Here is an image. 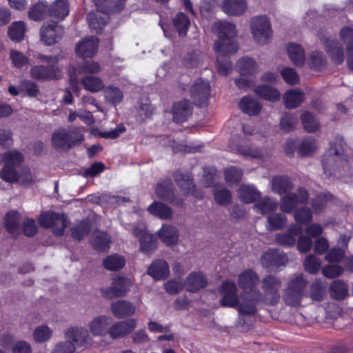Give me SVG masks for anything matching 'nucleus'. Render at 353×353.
I'll return each mask as SVG.
<instances>
[{"instance_id": "15", "label": "nucleus", "mask_w": 353, "mask_h": 353, "mask_svg": "<svg viewBox=\"0 0 353 353\" xmlns=\"http://www.w3.org/2000/svg\"><path fill=\"white\" fill-rule=\"evenodd\" d=\"M112 319L106 315L94 316L88 323V332L94 336H104L108 334Z\"/></svg>"}, {"instance_id": "30", "label": "nucleus", "mask_w": 353, "mask_h": 353, "mask_svg": "<svg viewBox=\"0 0 353 353\" xmlns=\"http://www.w3.org/2000/svg\"><path fill=\"white\" fill-rule=\"evenodd\" d=\"M174 181L184 195L194 194L195 186L188 174L177 172L174 174Z\"/></svg>"}, {"instance_id": "19", "label": "nucleus", "mask_w": 353, "mask_h": 353, "mask_svg": "<svg viewBox=\"0 0 353 353\" xmlns=\"http://www.w3.org/2000/svg\"><path fill=\"white\" fill-rule=\"evenodd\" d=\"M99 40L96 37L91 36L84 38L76 45V52L83 58L92 57L98 50Z\"/></svg>"}, {"instance_id": "33", "label": "nucleus", "mask_w": 353, "mask_h": 353, "mask_svg": "<svg viewBox=\"0 0 353 353\" xmlns=\"http://www.w3.org/2000/svg\"><path fill=\"white\" fill-rule=\"evenodd\" d=\"M91 230V223L89 220H81L76 222L70 228L71 236L80 241L87 236Z\"/></svg>"}, {"instance_id": "14", "label": "nucleus", "mask_w": 353, "mask_h": 353, "mask_svg": "<svg viewBox=\"0 0 353 353\" xmlns=\"http://www.w3.org/2000/svg\"><path fill=\"white\" fill-rule=\"evenodd\" d=\"M65 338L72 342L74 346L82 347L91 343L88 330L83 327L73 326L65 332Z\"/></svg>"}, {"instance_id": "50", "label": "nucleus", "mask_w": 353, "mask_h": 353, "mask_svg": "<svg viewBox=\"0 0 353 353\" xmlns=\"http://www.w3.org/2000/svg\"><path fill=\"white\" fill-rule=\"evenodd\" d=\"M157 242L152 235L143 234L140 240V250L144 254H151L157 248Z\"/></svg>"}, {"instance_id": "57", "label": "nucleus", "mask_w": 353, "mask_h": 353, "mask_svg": "<svg viewBox=\"0 0 353 353\" xmlns=\"http://www.w3.org/2000/svg\"><path fill=\"white\" fill-rule=\"evenodd\" d=\"M16 166L8 163H5L4 167L1 170V178L8 182H14L19 179V173L15 170Z\"/></svg>"}, {"instance_id": "26", "label": "nucleus", "mask_w": 353, "mask_h": 353, "mask_svg": "<svg viewBox=\"0 0 353 353\" xmlns=\"http://www.w3.org/2000/svg\"><path fill=\"white\" fill-rule=\"evenodd\" d=\"M260 196V192L252 185L241 184L238 190L239 199L245 203H251Z\"/></svg>"}, {"instance_id": "49", "label": "nucleus", "mask_w": 353, "mask_h": 353, "mask_svg": "<svg viewBox=\"0 0 353 353\" xmlns=\"http://www.w3.org/2000/svg\"><path fill=\"white\" fill-rule=\"evenodd\" d=\"M7 230L12 234L18 232L19 224V214L17 212L11 211L7 213L5 217Z\"/></svg>"}, {"instance_id": "6", "label": "nucleus", "mask_w": 353, "mask_h": 353, "mask_svg": "<svg viewBox=\"0 0 353 353\" xmlns=\"http://www.w3.org/2000/svg\"><path fill=\"white\" fill-rule=\"evenodd\" d=\"M250 28L254 41L265 45L270 42L272 38V30L269 19L265 16H256L251 19Z\"/></svg>"}, {"instance_id": "5", "label": "nucleus", "mask_w": 353, "mask_h": 353, "mask_svg": "<svg viewBox=\"0 0 353 353\" xmlns=\"http://www.w3.org/2000/svg\"><path fill=\"white\" fill-rule=\"evenodd\" d=\"M83 140V135L79 128L71 130L60 128L56 130L52 137V143L54 148L66 150Z\"/></svg>"}, {"instance_id": "41", "label": "nucleus", "mask_w": 353, "mask_h": 353, "mask_svg": "<svg viewBox=\"0 0 353 353\" xmlns=\"http://www.w3.org/2000/svg\"><path fill=\"white\" fill-rule=\"evenodd\" d=\"M125 259L123 256L114 254L107 256L103 262L104 268L110 271H117L124 267Z\"/></svg>"}, {"instance_id": "52", "label": "nucleus", "mask_w": 353, "mask_h": 353, "mask_svg": "<svg viewBox=\"0 0 353 353\" xmlns=\"http://www.w3.org/2000/svg\"><path fill=\"white\" fill-rule=\"evenodd\" d=\"M105 97L109 103L117 105L123 100V94L119 88L110 86L105 90Z\"/></svg>"}, {"instance_id": "62", "label": "nucleus", "mask_w": 353, "mask_h": 353, "mask_svg": "<svg viewBox=\"0 0 353 353\" xmlns=\"http://www.w3.org/2000/svg\"><path fill=\"white\" fill-rule=\"evenodd\" d=\"M341 40L346 44V50L353 49V29L345 26L339 32Z\"/></svg>"}, {"instance_id": "58", "label": "nucleus", "mask_w": 353, "mask_h": 353, "mask_svg": "<svg viewBox=\"0 0 353 353\" xmlns=\"http://www.w3.org/2000/svg\"><path fill=\"white\" fill-rule=\"evenodd\" d=\"M238 152L245 157L256 159L259 158L262 154L261 150L245 143L239 145Z\"/></svg>"}, {"instance_id": "54", "label": "nucleus", "mask_w": 353, "mask_h": 353, "mask_svg": "<svg viewBox=\"0 0 353 353\" xmlns=\"http://www.w3.org/2000/svg\"><path fill=\"white\" fill-rule=\"evenodd\" d=\"M47 11H48L47 6L43 2L39 3L30 9L28 15L31 19L39 21L44 18Z\"/></svg>"}, {"instance_id": "61", "label": "nucleus", "mask_w": 353, "mask_h": 353, "mask_svg": "<svg viewBox=\"0 0 353 353\" xmlns=\"http://www.w3.org/2000/svg\"><path fill=\"white\" fill-rule=\"evenodd\" d=\"M312 219V212L309 208H300L294 212V219L299 224H307L311 221Z\"/></svg>"}, {"instance_id": "35", "label": "nucleus", "mask_w": 353, "mask_h": 353, "mask_svg": "<svg viewBox=\"0 0 353 353\" xmlns=\"http://www.w3.org/2000/svg\"><path fill=\"white\" fill-rule=\"evenodd\" d=\"M111 241V237L106 232L97 231L92 234V245L97 250H107L110 248Z\"/></svg>"}, {"instance_id": "46", "label": "nucleus", "mask_w": 353, "mask_h": 353, "mask_svg": "<svg viewBox=\"0 0 353 353\" xmlns=\"http://www.w3.org/2000/svg\"><path fill=\"white\" fill-rule=\"evenodd\" d=\"M224 174L226 183L232 186L238 184L241 180L243 172L236 166H231L225 170Z\"/></svg>"}, {"instance_id": "4", "label": "nucleus", "mask_w": 353, "mask_h": 353, "mask_svg": "<svg viewBox=\"0 0 353 353\" xmlns=\"http://www.w3.org/2000/svg\"><path fill=\"white\" fill-rule=\"evenodd\" d=\"M322 164L325 174L342 176L350 170L347 157L341 150L330 148L323 156Z\"/></svg>"}, {"instance_id": "64", "label": "nucleus", "mask_w": 353, "mask_h": 353, "mask_svg": "<svg viewBox=\"0 0 353 353\" xmlns=\"http://www.w3.org/2000/svg\"><path fill=\"white\" fill-rule=\"evenodd\" d=\"M281 74L284 81L290 85H295L299 81V77L293 68H285L281 70Z\"/></svg>"}, {"instance_id": "47", "label": "nucleus", "mask_w": 353, "mask_h": 353, "mask_svg": "<svg viewBox=\"0 0 353 353\" xmlns=\"http://www.w3.org/2000/svg\"><path fill=\"white\" fill-rule=\"evenodd\" d=\"M303 297L302 288H286L285 302L292 306L297 305Z\"/></svg>"}, {"instance_id": "24", "label": "nucleus", "mask_w": 353, "mask_h": 353, "mask_svg": "<svg viewBox=\"0 0 353 353\" xmlns=\"http://www.w3.org/2000/svg\"><path fill=\"white\" fill-rule=\"evenodd\" d=\"M221 9L228 15L240 16L245 12L247 3L245 0H224Z\"/></svg>"}, {"instance_id": "42", "label": "nucleus", "mask_w": 353, "mask_h": 353, "mask_svg": "<svg viewBox=\"0 0 353 353\" xmlns=\"http://www.w3.org/2000/svg\"><path fill=\"white\" fill-rule=\"evenodd\" d=\"M287 217L281 213H275L269 215L267 218L266 228L270 231L279 230L285 227Z\"/></svg>"}, {"instance_id": "7", "label": "nucleus", "mask_w": 353, "mask_h": 353, "mask_svg": "<svg viewBox=\"0 0 353 353\" xmlns=\"http://www.w3.org/2000/svg\"><path fill=\"white\" fill-rule=\"evenodd\" d=\"M174 272L176 279L168 283V287H173L171 284L175 285L183 284L184 287H206L208 285L205 275L201 271L192 272L185 278L183 283H182L181 276L183 275L184 271L181 265H175Z\"/></svg>"}, {"instance_id": "3", "label": "nucleus", "mask_w": 353, "mask_h": 353, "mask_svg": "<svg viewBox=\"0 0 353 353\" xmlns=\"http://www.w3.org/2000/svg\"><path fill=\"white\" fill-rule=\"evenodd\" d=\"M122 1L125 0H95L97 10L87 16L90 28L97 33L101 32L109 19V13L121 10Z\"/></svg>"}, {"instance_id": "18", "label": "nucleus", "mask_w": 353, "mask_h": 353, "mask_svg": "<svg viewBox=\"0 0 353 353\" xmlns=\"http://www.w3.org/2000/svg\"><path fill=\"white\" fill-rule=\"evenodd\" d=\"M223 296L221 304L225 307H234L243 306V288H221Z\"/></svg>"}, {"instance_id": "39", "label": "nucleus", "mask_w": 353, "mask_h": 353, "mask_svg": "<svg viewBox=\"0 0 353 353\" xmlns=\"http://www.w3.org/2000/svg\"><path fill=\"white\" fill-rule=\"evenodd\" d=\"M172 23L181 37L186 35L190 26V21L185 13L179 12L176 14L172 19Z\"/></svg>"}, {"instance_id": "53", "label": "nucleus", "mask_w": 353, "mask_h": 353, "mask_svg": "<svg viewBox=\"0 0 353 353\" xmlns=\"http://www.w3.org/2000/svg\"><path fill=\"white\" fill-rule=\"evenodd\" d=\"M215 201L221 205H226L231 201L232 196L230 190L225 188H216L213 192Z\"/></svg>"}, {"instance_id": "27", "label": "nucleus", "mask_w": 353, "mask_h": 353, "mask_svg": "<svg viewBox=\"0 0 353 353\" xmlns=\"http://www.w3.org/2000/svg\"><path fill=\"white\" fill-rule=\"evenodd\" d=\"M148 210L151 214L163 220L170 219L173 214L171 208L160 201H154L148 206Z\"/></svg>"}, {"instance_id": "12", "label": "nucleus", "mask_w": 353, "mask_h": 353, "mask_svg": "<svg viewBox=\"0 0 353 353\" xmlns=\"http://www.w3.org/2000/svg\"><path fill=\"white\" fill-rule=\"evenodd\" d=\"M64 34L63 28L55 23H46L41 28V41L46 46L58 42Z\"/></svg>"}, {"instance_id": "34", "label": "nucleus", "mask_w": 353, "mask_h": 353, "mask_svg": "<svg viewBox=\"0 0 353 353\" xmlns=\"http://www.w3.org/2000/svg\"><path fill=\"white\" fill-rule=\"evenodd\" d=\"M254 92L262 99L269 101H279L281 97V93L276 88L268 85L256 86Z\"/></svg>"}, {"instance_id": "55", "label": "nucleus", "mask_w": 353, "mask_h": 353, "mask_svg": "<svg viewBox=\"0 0 353 353\" xmlns=\"http://www.w3.org/2000/svg\"><path fill=\"white\" fill-rule=\"evenodd\" d=\"M3 161L13 166H19L23 161L22 154L18 151H8L2 154Z\"/></svg>"}, {"instance_id": "2", "label": "nucleus", "mask_w": 353, "mask_h": 353, "mask_svg": "<svg viewBox=\"0 0 353 353\" xmlns=\"http://www.w3.org/2000/svg\"><path fill=\"white\" fill-rule=\"evenodd\" d=\"M263 295L256 288H243V306L239 308V313L248 315L254 314L256 312V305L259 301L273 305L277 302L279 296L276 288H263Z\"/></svg>"}, {"instance_id": "59", "label": "nucleus", "mask_w": 353, "mask_h": 353, "mask_svg": "<svg viewBox=\"0 0 353 353\" xmlns=\"http://www.w3.org/2000/svg\"><path fill=\"white\" fill-rule=\"evenodd\" d=\"M308 64L311 68L319 70L325 65L326 61L321 52H313L308 58Z\"/></svg>"}, {"instance_id": "13", "label": "nucleus", "mask_w": 353, "mask_h": 353, "mask_svg": "<svg viewBox=\"0 0 353 353\" xmlns=\"http://www.w3.org/2000/svg\"><path fill=\"white\" fill-rule=\"evenodd\" d=\"M307 199L308 194L307 191L303 188H299L297 194H287L281 198V210L283 212L290 213L293 211L298 203H306Z\"/></svg>"}, {"instance_id": "51", "label": "nucleus", "mask_w": 353, "mask_h": 353, "mask_svg": "<svg viewBox=\"0 0 353 353\" xmlns=\"http://www.w3.org/2000/svg\"><path fill=\"white\" fill-rule=\"evenodd\" d=\"M317 149L316 141L312 137H308L304 139L300 146L299 152L301 156H311Z\"/></svg>"}, {"instance_id": "11", "label": "nucleus", "mask_w": 353, "mask_h": 353, "mask_svg": "<svg viewBox=\"0 0 353 353\" xmlns=\"http://www.w3.org/2000/svg\"><path fill=\"white\" fill-rule=\"evenodd\" d=\"M30 74L32 79L40 81L60 79L63 76L61 69L54 65H34L30 68Z\"/></svg>"}, {"instance_id": "29", "label": "nucleus", "mask_w": 353, "mask_h": 353, "mask_svg": "<svg viewBox=\"0 0 353 353\" xmlns=\"http://www.w3.org/2000/svg\"><path fill=\"white\" fill-rule=\"evenodd\" d=\"M287 52L290 59L295 65L302 66L305 63V51L301 45L290 43L287 46Z\"/></svg>"}, {"instance_id": "1", "label": "nucleus", "mask_w": 353, "mask_h": 353, "mask_svg": "<svg viewBox=\"0 0 353 353\" xmlns=\"http://www.w3.org/2000/svg\"><path fill=\"white\" fill-rule=\"evenodd\" d=\"M212 28L218 37L214 45L216 53L226 57L237 52L238 45L235 41L237 30L234 23L227 21H219L213 23Z\"/></svg>"}, {"instance_id": "25", "label": "nucleus", "mask_w": 353, "mask_h": 353, "mask_svg": "<svg viewBox=\"0 0 353 353\" xmlns=\"http://www.w3.org/2000/svg\"><path fill=\"white\" fill-rule=\"evenodd\" d=\"M111 311L115 317L123 319L133 315L135 307L132 303L122 300L113 303L111 305Z\"/></svg>"}, {"instance_id": "31", "label": "nucleus", "mask_w": 353, "mask_h": 353, "mask_svg": "<svg viewBox=\"0 0 353 353\" xmlns=\"http://www.w3.org/2000/svg\"><path fill=\"white\" fill-rule=\"evenodd\" d=\"M278 208V202L270 197H264L260 199L254 206L253 209L262 214H272Z\"/></svg>"}, {"instance_id": "48", "label": "nucleus", "mask_w": 353, "mask_h": 353, "mask_svg": "<svg viewBox=\"0 0 353 353\" xmlns=\"http://www.w3.org/2000/svg\"><path fill=\"white\" fill-rule=\"evenodd\" d=\"M301 122L304 129L310 133L316 131L319 127V121L309 112L302 114Z\"/></svg>"}, {"instance_id": "43", "label": "nucleus", "mask_w": 353, "mask_h": 353, "mask_svg": "<svg viewBox=\"0 0 353 353\" xmlns=\"http://www.w3.org/2000/svg\"><path fill=\"white\" fill-rule=\"evenodd\" d=\"M53 334V330L46 325L37 327L32 332L33 341L37 343H43L48 341Z\"/></svg>"}, {"instance_id": "44", "label": "nucleus", "mask_w": 353, "mask_h": 353, "mask_svg": "<svg viewBox=\"0 0 353 353\" xmlns=\"http://www.w3.org/2000/svg\"><path fill=\"white\" fill-rule=\"evenodd\" d=\"M240 287H255L259 283V277L252 270H245L239 276Z\"/></svg>"}, {"instance_id": "9", "label": "nucleus", "mask_w": 353, "mask_h": 353, "mask_svg": "<svg viewBox=\"0 0 353 353\" xmlns=\"http://www.w3.org/2000/svg\"><path fill=\"white\" fill-rule=\"evenodd\" d=\"M157 197L170 203H173L176 206L181 207L183 201L181 199L175 196L174 187L172 181L168 179L159 181L154 190Z\"/></svg>"}, {"instance_id": "16", "label": "nucleus", "mask_w": 353, "mask_h": 353, "mask_svg": "<svg viewBox=\"0 0 353 353\" xmlns=\"http://www.w3.org/2000/svg\"><path fill=\"white\" fill-rule=\"evenodd\" d=\"M210 93V83L208 81L197 79L191 88L190 95L196 105L202 106L205 104Z\"/></svg>"}, {"instance_id": "45", "label": "nucleus", "mask_w": 353, "mask_h": 353, "mask_svg": "<svg viewBox=\"0 0 353 353\" xmlns=\"http://www.w3.org/2000/svg\"><path fill=\"white\" fill-rule=\"evenodd\" d=\"M84 88L91 92H97L103 88L102 80L94 76H87L81 80Z\"/></svg>"}, {"instance_id": "28", "label": "nucleus", "mask_w": 353, "mask_h": 353, "mask_svg": "<svg viewBox=\"0 0 353 353\" xmlns=\"http://www.w3.org/2000/svg\"><path fill=\"white\" fill-rule=\"evenodd\" d=\"M239 106L243 112L249 115L259 114L262 108L260 102L250 96L243 97L239 103Z\"/></svg>"}, {"instance_id": "17", "label": "nucleus", "mask_w": 353, "mask_h": 353, "mask_svg": "<svg viewBox=\"0 0 353 353\" xmlns=\"http://www.w3.org/2000/svg\"><path fill=\"white\" fill-rule=\"evenodd\" d=\"M319 39L334 63L337 65L342 63L344 60V51L342 45L339 41L324 36L319 35Z\"/></svg>"}, {"instance_id": "38", "label": "nucleus", "mask_w": 353, "mask_h": 353, "mask_svg": "<svg viewBox=\"0 0 353 353\" xmlns=\"http://www.w3.org/2000/svg\"><path fill=\"white\" fill-rule=\"evenodd\" d=\"M238 71L241 75H252L258 72L256 63L251 58L243 57L236 63Z\"/></svg>"}, {"instance_id": "63", "label": "nucleus", "mask_w": 353, "mask_h": 353, "mask_svg": "<svg viewBox=\"0 0 353 353\" xmlns=\"http://www.w3.org/2000/svg\"><path fill=\"white\" fill-rule=\"evenodd\" d=\"M78 71L81 74H97L100 71V66L95 61H88L79 65Z\"/></svg>"}, {"instance_id": "60", "label": "nucleus", "mask_w": 353, "mask_h": 353, "mask_svg": "<svg viewBox=\"0 0 353 353\" xmlns=\"http://www.w3.org/2000/svg\"><path fill=\"white\" fill-rule=\"evenodd\" d=\"M19 88L21 91L26 92V94L31 97H37L39 92L38 85L30 80L21 81Z\"/></svg>"}, {"instance_id": "10", "label": "nucleus", "mask_w": 353, "mask_h": 353, "mask_svg": "<svg viewBox=\"0 0 353 353\" xmlns=\"http://www.w3.org/2000/svg\"><path fill=\"white\" fill-rule=\"evenodd\" d=\"M263 267L269 271H275L288 263V257L283 252L274 248L267 250L261 258Z\"/></svg>"}, {"instance_id": "23", "label": "nucleus", "mask_w": 353, "mask_h": 353, "mask_svg": "<svg viewBox=\"0 0 353 353\" xmlns=\"http://www.w3.org/2000/svg\"><path fill=\"white\" fill-rule=\"evenodd\" d=\"M157 234L161 241L167 246H173L178 243L179 231L174 225L163 224Z\"/></svg>"}, {"instance_id": "8", "label": "nucleus", "mask_w": 353, "mask_h": 353, "mask_svg": "<svg viewBox=\"0 0 353 353\" xmlns=\"http://www.w3.org/2000/svg\"><path fill=\"white\" fill-rule=\"evenodd\" d=\"M39 224L44 228H52L56 236H62L68 225V220L64 214L48 212L41 215Z\"/></svg>"}, {"instance_id": "56", "label": "nucleus", "mask_w": 353, "mask_h": 353, "mask_svg": "<svg viewBox=\"0 0 353 353\" xmlns=\"http://www.w3.org/2000/svg\"><path fill=\"white\" fill-rule=\"evenodd\" d=\"M303 265L307 272L310 274H315L319 270L321 266V260L314 255L310 254L306 256Z\"/></svg>"}, {"instance_id": "22", "label": "nucleus", "mask_w": 353, "mask_h": 353, "mask_svg": "<svg viewBox=\"0 0 353 353\" xmlns=\"http://www.w3.org/2000/svg\"><path fill=\"white\" fill-rule=\"evenodd\" d=\"M192 112V106L186 99L174 103L172 107L173 119L176 123H182L188 119Z\"/></svg>"}, {"instance_id": "37", "label": "nucleus", "mask_w": 353, "mask_h": 353, "mask_svg": "<svg viewBox=\"0 0 353 353\" xmlns=\"http://www.w3.org/2000/svg\"><path fill=\"white\" fill-rule=\"evenodd\" d=\"M304 100V94L299 90L294 89L288 91L283 97V102L286 108H294Z\"/></svg>"}, {"instance_id": "40", "label": "nucleus", "mask_w": 353, "mask_h": 353, "mask_svg": "<svg viewBox=\"0 0 353 353\" xmlns=\"http://www.w3.org/2000/svg\"><path fill=\"white\" fill-rule=\"evenodd\" d=\"M26 31V26L24 22L14 21L8 27V36L12 41L19 42L23 39Z\"/></svg>"}, {"instance_id": "32", "label": "nucleus", "mask_w": 353, "mask_h": 353, "mask_svg": "<svg viewBox=\"0 0 353 353\" xmlns=\"http://www.w3.org/2000/svg\"><path fill=\"white\" fill-rule=\"evenodd\" d=\"M48 11L52 17L61 20L63 19L69 14L68 0H57L48 8Z\"/></svg>"}, {"instance_id": "21", "label": "nucleus", "mask_w": 353, "mask_h": 353, "mask_svg": "<svg viewBox=\"0 0 353 353\" xmlns=\"http://www.w3.org/2000/svg\"><path fill=\"white\" fill-rule=\"evenodd\" d=\"M170 267L164 259H156L148 268V274L156 281L165 280L170 275Z\"/></svg>"}, {"instance_id": "20", "label": "nucleus", "mask_w": 353, "mask_h": 353, "mask_svg": "<svg viewBox=\"0 0 353 353\" xmlns=\"http://www.w3.org/2000/svg\"><path fill=\"white\" fill-rule=\"evenodd\" d=\"M136 326L137 321L134 319L117 322L109 326L108 334L113 339L123 337L132 332Z\"/></svg>"}, {"instance_id": "36", "label": "nucleus", "mask_w": 353, "mask_h": 353, "mask_svg": "<svg viewBox=\"0 0 353 353\" xmlns=\"http://www.w3.org/2000/svg\"><path fill=\"white\" fill-rule=\"evenodd\" d=\"M292 189V184L286 176H274L272 180V190L278 194L288 193Z\"/></svg>"}]
</instances>
